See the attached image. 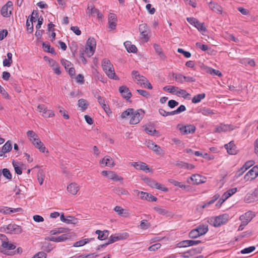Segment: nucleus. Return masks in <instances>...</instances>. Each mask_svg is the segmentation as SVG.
<instances>
[{"label": "nucleus", "mask_w": 258, "mask_h": 258, "mask_svg": "<svg viewBox=\"0 0 258 258\" xmlns=\"http://www.w3.org/2000/svg\"><path fill=\"white\" fill-rule=\"evenodd\" d=\"M102 66L104 72L108 71L109 69H113V65L110 63V60L107 59L103 60Z\"/></svg>", "instance_id": "obj_30"}, {"label": "nucleus", "mask_w": 258, "mask_h": 258, "mask_svg": "<svg viewBox=\"0 0 258 258\" xmlns=\"http://www.w3.org/2000/svg\"><path fill=\"white\" fill-rule=\"evenodd\" d=\"M203 250V248L202 247H197L196 248H192L190 250L187 252V253H189L191 255L195 254L197 253H200Z\"/></svg>", "instance_id": "obj_61"}, {"label": "nucleus", "mask_w": 258, "mask_h": 258, "mask_svg": "<svg viewBox=\"0 0 258 258\" xmlns=\"http://www.w3.org/2000/svg\"><path fill=\"white\" fill-rule=\"evenodd\" d=\"M73 219L74 217L72 216H68L67 218H65L63 214H62L60 217V220L67 224L73 223V222H72V220Z\"/></svg>", "instance_id": "obj_47"}, {"label": "nucleus", "mask_w": 258, "mask_h": 258, "mask_svg": "<svg viewBox=\"0 0 258 258\" xmlns=\"http://www.w3.org/2000/svg\"><path fill=\"white\" fill-rule=\"evenodd\" d=\"M114 211L117 213L120 216L127 217L130 216V213L127 210L123 209L120 206H116L114 208Z\"/></svg>", "instance_id": "obj_23"}, {"label": "nucleus", "mask_w": 258, "mask_h": 258, "mask_svg": "<svg viewBox=\"0 0 258 258\" xmlns=\"http://www.w3.org/2000/svg\"><path fill=\"white\" fill-rule=\"evenodd\" d=\"M108 178L114 181H120L123 180V178L119 177L114 171H109Z\"/></svg>", "instance_id": "obj_35"}, {"label": "nucleus", "mask_w": 258, "mask_h": 258, "mask_svg": "<svg viewBox=\"0 0 258 258\" xmlns=\"http://www.w3.org/2000/svg\"><path fill=\"white\" fill-rule=\"evenodd\" d=\"M78 107L81 108V110L84 111L87 108L88 104L85 99H80L78 100Z\"/></svg>", "instance_id": "obj_36"}, {"label": "nucleus", "mask_w": 258, "mask_h": 258, "mask_svg": "<svg viewBox=\"0 0 258 258\" xmlns=\"http://www.w3.org/2000/svg\"><path fill=\"white\" fill-rule=\"evenodd\" d=\"M238 150L234 141L230 142L227 144V153L230 155H236L238 153Z\"/></svg>", "instance_id": "obj_17"}, {"label": "nucleus", "mask_w": 258, "mask_h": 258, "mask_svg": "<svg viewBox=\"0 0 258 258\" xmlns=\"http://www.w3.org/2000/svg\"><path fill=\"white\" fill-rule=\"evenodd\" d=\"M172 76L178 83L183 84L185 82V76L181 74H176L173 73Z\"/></svg>", "instance_id": "obj_38"}, {"label": "nucleus", "mask_w": 258, "mask_h": 258, "mask_svg": "<svg viewBox=\"0 0 258 258\" xmlns=\"http://www.w3.org/2000/svg\"><path fill=\"white\" fill-rule=\"evenodd\" d=\"M12 164L14 168L15 172L17 174L21 175L22 173L21 168L17 165V163L14 160L13 161Z\"/></svg>", "instance_id": "obj_58"}, {"label": "nucleus", "mask_w": 258, "mask_h": 258, "mask_svg": "<svg viewBox=\"0 0 258 258\" xmlns=\"http://www.w3.org/2000/svg\"><path fill=\"white\" fill-rule=\"evenodd\" d=\"M154 48L158 55L160 56V58L162 60H165L166 58V55L163 53L162 48L157 44H154Z\"/></svg>", "instance_id": "obj_28"}, {"label": "nucleus", "mask_w": 258, "mask_h": 258, "mask_svg": "<svg viewBox=\"0 0 258 258\" xmlns=\"http://www.w3.org/2000/svg\"><path fill=\"white\" fill-rule=\"evenodd\" d=\"M255 249V247L254 246H251L242 249L240 251L241 253L243 254H249L252 251H253Z\"/></svg>", "instance_id": "obj_49"}, {"label": "nucleus", "mask_w": 258, "mask_h": 258, "mask_svg": "<svg viewBox=\"0 0 258 258\" xmlns=\"http://www.w3.org/2000/svg\"><path fill=\"white\" fill-rule=\"evenodd\" d=\"M113 192L118 195H128L129 192L127 190L122 187H117L113 189Z\"/></svg>", "instance_id": "obj_34"}, {"label": "nucleus", "mask_w": 258, "mask_h": 258, "mask_svg": "<svg viewBox=\"0 0 258 258\" xmlns=\"http://www.w3.org/2000/svg\"><path fill=\"white\" fill-rule=\"evenodd\" d=\"M254 214L253 212L251 211H248L243 215H241L239 217V219L241 221V223H243V224L247 225L248 223L252 219V218L254 217Z\"/></svg>", "instance_id": "obj_12"}, {"label": "nucleus", "mask_w": 258, "mask_h": 258, "mask_svg": "<svg viewBox=\"0 0 258 258\" xmlns=\"http://www.w3.org/2000/svg\"><path fill=\"white\" fill-rule=\"evenodd\" d=\"M119 92L123 98L128 100L132 96V93L126 86H121L119 88Z\"/></svg>", "instance_id": "obj_15"}, {"label": "nucleus", "mask_w": 258, "mask_h": 258, "mask_svg": "<svg viewBox=\"0 0 258 258\" xmlns=\"http://www.w3.org/2000/svg\"><path fill=\"white\" fill-rule=\"evenodd\" d=\"M198 232L199 233L200 236L206 234L208 231V225H200L196 228Z\"/></svg>", "instance_id": "obj_32"}, {"label": "nucleus", "mask_w": 258, "mask_h": 258, "mask_svg": "<svg viewBox=\"0 0 258 258\" xmlns=\"http://www.w3.org/2000/svg\"><path fill=\"white\" fill-rule=\"evenodd\" d=\"M42 248L44 251L49 252L53 249V247L50 243L45 242L43 244Z\"/></svg>", "instance_id": "obj_56"}, {"label": "nucleus", "mask_w": 258, "mask_h": 258, "mask_svg": "<svg viewBox=\"0 0 258 258\" xmlns=\"http://www.w3.org/2000/svg\"><path fill=\"white\" fill-rule=\"evenodd\" d=\"M2 149L6 153L10 152L12 149V145L10 141H8L2 147Z\"/></svg>", "instance_id": "obj_44"}, {"label": "nucleus", "mask_w": 258, "mask_h": 258, "mask_svg": "<svg viewBox=\"0 0 258 258\" xmlns=\"http://www.w3.org/2000/svg\"><path fill=\"white\" fill-rule=\"evenodd\" d=\"M201 112L204 115H210L214 114L212 110L206 107L201 109Z\"/></svg>", "instance_id": "obj_59"}, {"label": "nucleus", "mask_w": 258, "mask_h": 258, "mask_svg": "<svg viewBox=\"0 0 258 258\" xmlns=\"http://www.w3.org/2000/svg\"><path fill=\"white\" fill-rule=\"evenodd\" d=\"M134 109L133 108H128L123 112H122L120 117L121 118L124 119L127 117L128 116H131L133 114Z\"/></svg>", "instance_id": "obj_45"}, {"label": "nucleus", "mask_w": 258, "mask_h": 258, "mask_svg": "<svg viewBox=\"0 0 258 258\" xmlns=\"http://www.w3.org/2000/svg\"><path fill=\"white\" fill-rule=\"evenodd\" d=\"M145 113V110L142 109H138L135 112L134 111L133 114H131L130 123L131 124L138 123L144 117Z\"/></svg>", "instance_id": "obj_5"}, {"label": "nucleus", "mask_w": 258, "mask_h": 258, "mask_svg": "<svg viewBox=\"0 0 258 258\" xmlns=\"http://www.w3.org/2000/svg\"><path fill=\"white\" fill-rule=\"evenodd\" d=\"M151 225L147 220H143L141 222L140 228L142 229H147L150 227Z\"/></svg>", "instance_id": "obj_57"}, {"label": "nucleus", "mask_w": 258, "mask_h": 258, "mask_svg": "<svg viewBox=\"0 0 258 258\" xmlns=\"http://www.w3.org/2000/svg\"><path fill=\"white\" fill-rule=\"evenodd\" d=\"M202 243L201 240H183L178 243L179 247H185L187 246H192L194 245H197Z\"/></svg>", "instance_id": "obj_16"}, {"label": "nucleus", "mask_w": 258, "mask_h": 258, "mask_svg": "<svg viewBox=\"0 0 258 258\" xmlns=\"http://www.w3.org/2000/svg\"><path fill=\"white\" fill-rule=\"evenodd\" d=\"M142 179L146 184L152 188H155L163 191H168V188L167 187H165L163 185L157 182L156 180L153 179L148 177H145L143 178Z\"/></svg>", "instance_id": "obj_4"}, {"label": "nucleus", "mask_w": 258, "mask_h": 258, "mask_svg": "<svg viewBox=\"0 0 258 258\" xmlns=\"http://www.w3.org/2000/svg\"><path fill=\"white\" fill-rule=\"evenodd\" d=\"M137 83L142 86L145 82H147V79L142 75H140L139 78H136Z\"/></svg>", "instance_id": "obj_60"}, {"label": "nucleus", "mask_w": 258, "mask_h": 258, "mask_svg": "<svg viewBox=\"0 0 258 258\" xmlns=\"http://www.w3.org/2000/svg\"><path fill=\"white\" fill-rule=\"evenodd\" d=\"M32 258H46V254L43 251L39 252Z\"/></svg>", "instance_id": "obj_64"}, {"label": "nucleus", "mask_w": 258, "mask_h": 258, "mask_svg": "<svg viewBox=\"0 0 258 258\" xmlns=\"http://www.w3.org/2000/svg\"><path fill=\"white\" fill-rule=\"evenodd\" d=\"M220 197V195L218 194H216L212 198V199L208 202L205 203L203 205L201 206V208L204 209L206 207H208L210 205L213 204L217 199H218Z\"/></svg>", "instance_id": "obj_42"}, {"label": "nucleus", "mask_w": 258, "mask_h": 258, "mask_svg": "<svg viewBox=\"0 0 258 258\" xmlns=\"http://www.w3.org/2000/svg\"><path fill=\"white\" fill-rule=\"evenodd\" d=\"M190 180L192 181V184H199L205 183L206 181V178L199 174H194L190 177Z\"/></svg>", "instance_id": "obj_20"}, {"label": "nucleus", "mask_w": 258, "mask_h": 258, "mask_svg": "<svg viewBox=\"0 0 258 258\" xmlns=\"http://www.w3.org/2000/svg\"><path fill=\"white\" fill-rule=\"evenodd\" d=\"M72 236V235L71 233H65L57 237H54V238H53V239L54 240V242H60L70 239Z\"/></svg>", "instance_id": "obj_25"}, {"label": "nucleus", "mask_w": 258, "mask_h": 258, "mask_svg": "<svg viewBox=\"0 0 258 258\" xmlns=\"http://www.w3.org/2000/svg\"><path fill=\"white\" fill-rule=\"evenodd\" d=\"M68 230V228L60 227L51 230L50 233L51 235H55L58 233H66Z\"/></svg>", "instance_id": "obj_40"}, {"label": "nucleus", "mask_w": 258, "mask_h": 258, "mask_svg": "<svg viewBox=\"0 0 258 258\" xmlns=\"http://www.w3.org/2000/svg\"><path fill=\"white\" fill-rule=\"evenodd\" d=\"M100 164H104L105 166L112 167L114 166V162L111 157L109 156H105L100 161Z\"/></svg>", "instance_id": "obj_24"}, {"label": "nucleus", "mask_w": 258, "mask_h": 258, "mask_svg": "<svg viewBox=\"0 0 258 258\" xmlns=\"http://www.w3.org/2000/svg\"><path fill=\"white\" fill-rule=\"evenodd\" d=\"M124 45L128 52L136 53L138 50L136 46L135 45L131 44L130 42L129 41L124 42Z\"/></svg>", "instance_id": "obj_31"}, {"label": "nucleus", "mask_w": 258, "mask_h": 258, "mask_svg": "<svg viewBox=\"0 0 258 258\" xmlns=\"http://www.w3.org/2000/svg\"><path fill=\"white\" fill-rule=\"evenodd\" d=\"M3 175L8 180H11L12 179V175L10 170L7 168H4L2 170Z\"/></svg>", "instance_id": "obj_50"}, {"label": "nucleus", "mask_w": 258, "mask_h": 258, "mask_svg": "<svg viewBox=\"0 0 258 258\" xmlns=\"http://www.w3.org/2000/svg\"><path fill=\"white\" fill-rule=\"evenodd\" d=\"M79 189V186H78L77 184L75 183H72L67 187L68 191L73 195L77 194Z\"/></svg>", "instance_id": "obj_27"}, {"label": "nucleus", "mask_w": 258, "mask_h": 258, "mask_svg": "<svg viewBox=\"0 0 258 258\" xmlns=\"http://www.w3.org/2000/svg\"><path fill=\"white\" fill-rule=\"evenodd\" d=\"M229 91L227 90V97H230V94L237 95L240 93V87L239 86L230 85L228 86Z\"/></svg>", "instance_id": "obj_22"}, {"label": "nucleus", "mask_w": 258, "mask_h": 258, "mask_svg": "<svg viewBox=\"0 0 258 258\" xmlns=\"http://www.w3.org/2000/svg\"><path fill=\"white\" fill-rule=\"evenodd\" d=\"M258 176V165L253 166L244 176L245 181H251Z\"/></svg>", "instance_id": "obj_7"}, {"label": "nucleus", "mask_w": 258, "mask_h": 258, "mask_svg": "<svg viewBox=\"0 0 258 258\" xmlns=\"http://www.w3.org/2000/svg\"><path fill=\"white\" fill-rule=\"evenodd\" d=\"M137 92L141 95H142L143 97H145L147 98H149L150 96V94L149 92H148V91H147L146 90L138 89V90H137Z\"/></svg>", "instance_id": "obj_62"}, {"label": "nucleus", "mask_w": 258, "mask_h": 258, "mask_svg": "<svg viewBox=\"0 0 258 258\" xmlns=\"http://www.w3.org/2000/svg\"><path fill=\"white\" fill-rule=\"evenodd\" d=\"M13 6V3L11 1H9L1 9V14L4 17H9L12 15V12L10 10L8 12V8H10Z\"/></svg>", "instance_id": "obj_19"}, {"label": "nucleus", "mask_w": 258, "mask_h": 258, "mask_svg": "<svg viewBox=\"0 0 258 258\" xmlns=\"http://www.w3.org/2000/svg\"><path fill=\"white\" fill-rule=\"evenodd\" d=\"M97 100L99 103L101 105L105 112L108 115L112 113V112L108 105L105 104V100L101 96H98Z\"/></svg>", "instance_id": "obj_21"}, {"label": "nucleus", "mask_w": 258, "mask_h": 258, "mask_svg": "<svg viewBox=\"0 0 258 258\" xmlns=\"http://www.w3.org/2000/svg\"><path fill=\"white\" fill-rule=\"evenodd\" d=\"M132 165L136 169L143 170L146 172H152L149 166L143 162H136L132 163Z\"/></svg>", "instance_id": "obj_10"}, {"label": "nucleus", "mask_w": 258, "mask_h": 258, "mask_svg": "<svg viewBox=\"0 0 258 258\" xmlns=\"http://www.w3.org/2000/svg\"><path fill=\"white\" fill-rule=\"evenodd\" d=\"M119 240L118 239V236L116 234L115 235H111L108 239V243L109 244L113 243Z\"/></svg>", "instance_id": "obj_63"}, {"label": "nucleus", "mask_w": 258, "mask_h": 258, "mask_svg": "<svg viewBox=\"0 0 258 258\" xmlns=\"http://www.w3.org/2000/svg\"><path fill=\"white\" fill-rule=\"evenodd\" d=\"M95 233L98 234V239L100 240L106 239L109 235V231L107 230L104 231H101L100 230H97L95 231Z\"/></svg>", "instance_id": "obj_26"}, {"label": "nucleus", "mask_w": 258, "mask_h": 258, "mask_svg": "<svg viewBox=\"0 0 258 258\" xmlns=\"http://www.w3.org/2000/svg\"><path fill=\"white\" fill-rule=\"evenodd\" d=\"M45 175L42 170H39L37 173V179L40 185L43 182Z\"/></svg>", "instance_id": "obj_52"}, {"label": "nucleus", "mask_w": 258, "mask_h": 258, "mask_svg": "<svg viewBox=\"0 0 258 258\" xmlns=\"http://www.w3.org/2000/svg\"><path fill=\"white\" fill-rule=\"evenodd\" d=\"M7 58H5L3 60V66L4 67H10L11 64L13 63L12 60V54L11 52H8L7 54Z\"/></svg>", "instance_id": "obj_33"}, {"label": "nucleus", "mask_w": 258, "mask_h": 258, "mask_svg": "<svg viewBox=\"0 0 258 258\" xmlns=\"http://www.w3.org/2000/svg\"><path fill=\"white\" fill-rule=\"evenodd\" d=\"M168 181L173 184L175 186H178L179 187H181V188H185L186 186L185 185H183L181 182H179L173 179H169L168 180Z\"/></svg>", "instance_id": "obj_55"}, {"label": "nucleus", "mask_w": 258, "mask_h": 258, "mask_svg": "<svg viewBox=\"0 0 258 258\" xmlns=\"http://www.w3.org/2000/svg\"><path fill=\"white\" fill-rule=\"evenodd\" d=\"M4 228L5 231L8 230L7 233L14 234H19L22 233V229L20 226L15 224H10L4 226Z\"/></svg>", "instance_id": "obj_6"}, {"label": "nucleus", "mask_w": 258, "mask_h": 258, "mask_svg": "<svg viewBox=\"0 0 258 258\" xmlns=\"http://www.w3.org/2000/svg\"><path fill=\"white\" fill-rule=\"evenodd\" d=\"M165 91L168 92L171 94H175L176 91L178 90V88L175 86H166L163 88Z\"/></svg>", "instance_id": "obj_46"}, {"label": "nucleus", "mask_w": 258, "mask_h": 258, "mask_svg": "<svg viewBox=\"0 0 258 258\" xmlns=\"http://www.w3.org/2000/svg\"><path fill=\"white\" fill-rule=\"evenodd\" d=\"M92 239V238L89 239V238H85L84 239L80 240L79 241H78L74 243L73 246L75 247H79L84 245L85 244L89 243L91 240Z\"/></svg>", "instance_id": "obj_39"}, {"label": "nucleus", "mask_w": 258, "mask_h": 258, "mask_svg": "<svg viewBox=\"0 0 258 258\" xmlns=\"http://www.w3.org/2000/svg\"><path fill=\"white\" fill-rule=\"evenodd\" d=\"M207 222L215 227H219L224 225L226 222L225 215L222 214L217 216L211 217L208 218Z\"/></svg>", "instance_id": "obj_2"}, {"label": "nucleus", "mask_w": 258, "mask_h": 258, "mask_svg": "<svg viewBox=\"0 0 258 258\" xmlns=\"http://www.w3.org/2000/svg\"><path fill=\"white\" fill-rule=\"evenodd\" d=\"M37 108L40 112H43V116L44 117H52L54 116L53 111L47 109V108L44 104H39L37 106Z\"/></svg>", "instance_id": "obj_13"}, {"label": "nucleus", "mask_w": 258, "mask_h": 258, "mask_svg": "<svg viewBox=\"0 0 258 258\" xmlns=\"http://www.w3.org/2000/svg\"><path fill=\"white\" fill-rule=\"evenodd\" d=\"M117 21V16L115 14L110 13L108 16L109 28L111 30H115Z\"/></svg>", "instance_id": "obj_18"}, {"label": "nucleus", "mask_w": 258, "mask_h": 258, "mask_svg": "<svg viewBox=\"0 0 258 258\" xmlns=\"http://www.w3.org/2000/svg\"><path fill=\"white\" fill-rule=\"evenodd\" d=\"M144 130L149 135H154L156 133L158 134V132L155 129H153L151 126H145Z\"/></svg>", "instance_id": "obj_48"}, {"label": "nucleus", "mask_w": 258, "mask_h": 258, "mask_svg": "<svg viewBox=\"0 0 258 258\" xmlns=\"http://www.w3.org/2000/svg\"><path fill=\"white\" fill-rule=\"evenodd\" d=\"M196 228L194 229L189 233L188 236L191 239L197 238L200 237L199 233L198 232Z\"/></svg>", "instance_id": "obj_54"}, {"label": "nucleus", "mask_w": 258, "mask_h": 258, "mask_svg": "<svg viewBox=\"0 0 258 258\" xmlns=\"http://www.w3.org/2000/svg\"><path fill=\"white\" fill-rule=\"evenodd\" d=\"M175 95L178 97H182L184 99L187 98L188 96H190V94L186 90L179 89V88L178 90L176 91Z\"/></svg>", "instance_id": "obj_37"}, {"label": "nucleus", "mask_w": 258, "mask_h": 258, "mask_svg": "<svg viewBox=\"0 0 258 258\" xmlns=\"http://www.w3.org/2000/svg\"><path fill=\"white\" fill-rule=\"evenodd\" d=\"M209 7L213 11L217 13L221 14L222 12V7L217 4L211 2L209 4Z\"/></svg>", "instance_id": "obj_29"}, {"label": "nucleus", "mask_w": 258, "mask_h": 258, "mask_svg": "<svg viewBox=\"0 0 258 258\" xmlns=\"http://www.w3.org/2000/svg\"><path fill=\"white\" fill-rule=\"evenodd\" d=\"M96 45V42L94 38H89L87 40L84 52L87 54V56L91 57L94 53Z\"/></svg>", "instance_id": "obj_3"}, {"label": "nucleus", "mask_w": 258, "mask_h": 258, "mask_svg": "<svg viewBox=\"0 0 258 258\" xmlns=\"http://www.w3.org/2000/svg\"><path fill=\"white\" fill-rule=\"evenodd\" d=\"M195 27H196L200 32H205L207 30L204 23H200L199 21L197 22V23Z\"/></svg>", "instance_id": "obj_53"}, {"label": "nucleus", "mask_w": 258, "mask_h": 258, "mask_svg": "<svg viewBox=\"0 0 258 258\" xmlns=\"http://www.w3.org/2000/svg\"><path fill=\"white\" fill-rule=\"evenodd\" d=\"M105 72L106 74L107 75V76L110 79H114L116 80L119 79L118 77H117L115 75V71H114L113 68V69H109V70L108 71H107V72Z\"/></svg>", "instance_id": "obj_43"}, {"label": "nucleus", "mask_w": 258, "mask_h": 258, "mask_svg": "<svg viewBox=\"0 0 258 258\" xmlns=\"http://www.w3.org/2000/svg\"><path fill=\"white\" fill-rule=\"evenodd\" d=\"M206 94L205 93L199 94L195 96L192 99V102L193 103H198L200 102L202 99L205 98Z\"/></svg>", "instance_id": "obj_41"}, {"label": "nucleus", "mask_w": 258, "mask_h": 258, "mask_svg": "<svg viewBox=\"0 0 258 258\" xmlns=\"http://www.w3.org/2000/svg\"><path fill=\"white\" fill-rule=\"evenodd\" d=\"M0 239L3 241L2 246L0 247L1 252L5 254L12 255V254L8 253V251L14 249L16 248V246L12 243H9V241H5V240H8V238L4 234H0Z\"/></svg>", "instance_id": "obj_1"}, {"label": "nucleus", "mask_w": 258, "mask_h": 258, "mask_svg": "<svg viewBox=\"0 0 258 258\" xmlns=\"http://www.w3.org/2000/svg\"><path fill=\"white\" fill-rule=\"evenodd\" d=\"M30 141L35 148L38 149L41 152L44 153L45 152L46 148L38 137L30 139Z\"/></svg>", "instance_id": "obj_14"}, {"label": "nucleus", "mask_w": 258, "mask_h": 258, "mask_svg": "<svg viewBox=\"0 0 258 258\" xmlns=\"http://www.w3.org/2000/svg\"><path fill=\"white\" fill-rule=\"evenodd\" d=\"M179 126L180 124H178L177 127L183 135L194 134L195 133L196 129L195 126L192 124H187L186 125H183L181 127Z\"/></svg>", "instance_id": "obj_9"}, {"label": "nucleus", "mask_w": 258, "mask_h": 258, "mask_svg": "<svg viewBox=\"0 0 258 258\" xmlns=\"http://www.w3.org/2000/svg\"><path fill=\"white\" fill-rule=\"evenodd\" d=\"M139 32H140L141 38L144 39L145 41L149 40V37L148 34L149 32L150 29L147 24L146 23L141 24L139 27Z\"/></svg>", "instance_id": "obj_8"}, {"label": "nucleus", "mask_w": 258, "mask_h": 258, "mask_svg": "<svg viewBox=\"0 0 258 258\" xmlns=\"http://www.w3.org/2000/svg\"><path fill=\"white\" fill-rule=\"evenodd\" d=\"M153 209L158 214L162 215H165L168 213V212L166 210L161 208L158 206L154 207Z\"/></svg>", "instance_id": "obj_51"}, {"label": "nucleus", "mask_w": 258, "mask_h": 258, "mask_svg": "<svg viewBox=\"0 0 258 258\" xmlns=\"http://www.w3.org/2000/svg\"><path fill=\"white\" fill-rule=\"evenodd\" d=\"M134 191L138 193V195H140V198L142 200H147L149 202H156L157 200L156 197L148 192L140 191L138 190H135Z\"/></svg>", "instance_id": "obj_11"}]
</instances>
